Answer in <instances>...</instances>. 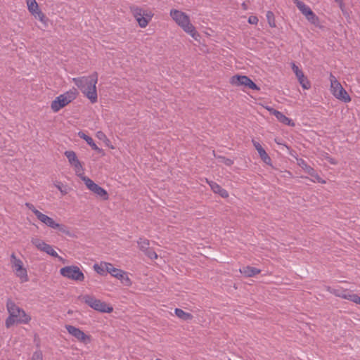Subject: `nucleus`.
<instances>
[{
    "mask_svg": "<svg viewBox=\"0 0 360 360\" xmlns=\"http://www.w3.org/2000/svg\"><path fill=\"white\" fill-rule=\"evenodd\" d=\"M292 70L295 74L300 85L304 89H309L311 84L308 79L304 76V72L294 63H292Z\"/></svg>",
    "mask_w": 360,
    "mask_h": 360,
    "instance_id": "nucleus-16",
    "label": "nucleus"
},
{
    "mask_svg": "<svg viewBox=\"0 0 360 360\" xmlns=\"http://www.w3.org/2000/svg\"><path fill=\"white\" fill-rule=\"evenodd\" d=\"M174 313L178 318L184 321H191L193 318V316L191 314L186 312L179 308L175 309Z\"/></svg>",
    "mask_w": 360,
    "mask_h": 360,
    "instance_id": "nucleus-25",
    "label": "nucleus"
},
{
    "mask_svg": "<svg viewBox=\"0 0 360 360\" xmlns=\"http://www.w3.org/2000/svg\"><path fill=\"white\" fill-rule=\"evenodd\" d=\"M329 79L330 82V91L332 94L336 98L345 103H349L351 101V98L336 77L333 74H330Z\"/></svg>",
    "mask_w": 360,
    "mask_h": 360,
    "instance_id": "nucleus-7",
    "label": "nucleus"
},
{
    "mask_svg": "<svg viewBox=\"0 0 360 360\" xmlns=\"http://www.w3.org/2000/svg\"><path fill=\"white\" fill-rule=\"evenodd\" d=\"M65 155L68 160L70 164H72L78 160L76 153L72 150H67L65 152Z\"/></svg>",
    "mask_w": 360,
    "mask_h": 360,
    "instance_id": "nucleus-31",
    "label": "nucleus"
},
{
    "mask_svg": "<svg viewBox=\"0 0 360 360\" xmlns=\"http://www.w3.org/2000/svg\"><path fill=\"white\" fill-rule=\"evenodd\" d=\"M305 18L311 24L314 25L316 27H320L319 18L313 11Z\"/></svg>",
    "mask_w": 360,
    "mask_h": 360,
    "instance_id": "nucleus-29",
    "label": "nucleus"
},
{
    "mask_svg": "<svg viewBox=\"0 0 360 360\" xmlns=\"http://www.w3.org/2000/svg\"><path fill=\"white\" fill-rule=\"evenodd\" d=\"M138 246L141 251L145 252L148 248L150 245V242L148 239L144 238H140L138 241Z\"/></svg>",
    "mask_w": 360,
    "mask_h": 360,
    "instance_id": "nucleus-27",
    "label": "nucleus"
},
{
    "mask_svg": "<svg viewBox=\"0 0 360 360\" xmlns=\"http://www.w3.org/2000/svg\"><path fill=\"white\" fill-rule=\"evenodd\" d=\"M10 262L15 275L19 278L20 282H27L29 281L27 271L24 267L22 261L18 258L15 253L11 255Z\"/></svg>",
    "mask_w": 360,
    "mask_h": 360,
    "instance_id": "nucleus-6",
    "label": "nucleus"
},
{
    "mask_svg": "<svg viewBox=\"0 0 360 360\" xmlns=\"http://www.w3.org/2000/svg\"><path fill=\"white\" fill-rule=\"evenodd\" d=\"M65 328L72 336L75 338L78 341L87 344L91 342V336L85 334L79 328L73 326L72 325H65Z\"/></svg>",
    "mask_w": 360,
    "mask_h": 360,
    "instance_id": "nucleus-14",
    "label": "nucleus"
},
{
    "mask_svg": "<svg viewBox=\"0 0 360 360\" xmlns=\"http://www.w3.org/2000/svg\"><path fill=\"white\" fill-rule=\"evenodd\" d=\"M217 159H219V162L227 165V166H231L233 164V160L229 158H226L224 156L219 155L217 157Z\"/></svg>",
    "mask_w": 360,
    "mask_h": 360,
    "instance_id": "nucleus-33",
    "label": "nucleus"
},
{
    "mask_svg": "<svg viewBox=\"0 0 360 360\" xmlns=\"http://www.w3.org/2000/svg\"><path fill=\"white\" fill-rule=\"evenodd\" d=\"M326 290L331 294H333L336 297H339V295H341V292L342 288H333L330 286H326Z\"/></svg>",
    "mask_w": 360,
    "mask_h": 360,
    "instance_id": "nucleus-34",
    "label": "nucleus"
},
{
    "mask_svg": "<svg viewBox=\"0 0 360 360\" xmlns=\"http://www.w3.org/2000/svg\"><path fill=\"white\" fill-rule=\"evenodd\" d=\"M266 109L271 115H274L280 122L290 127L295 125V122L291 119L286 117L281 112L271 107H266Z\"/></svg>",
    "mask_w": 360,
    "mask_h": 360,
    "instance_id": "nucleus-17",
    "label": "nucleus"
},
{
    "mask_svg": "<svg viewBox=\"0 0 360 360\" xmlns=\"http://www.w3.org/2000/svg\"><path fill=\"white\" fill-rule=\"evenodd\" d=\"M15 322H17L16 319L14 316L10 314V316L6 320V328H10Z\"/></svg>",
    "mask_w": 360,
    "mask_h": 360,
    "instance_id": "nucleus-38",
    "label": "nucleus"
},
{
    "mask_svg": "<svg viewBox=\"0 0 360 360\" xmlns=\"http://www.w3.org/2000/svg\"><path fill=\"white\" fill-rule=\"evenodd\" d=\"M240 272L246 277H252L259 274L261 270L252 266H246L240 269Z\"/></svg>",
    "mask_w": 360,
    "mask_h": 360,
    "instance_id": "nucleus-22",
    "label": "nucleus"
},
{
    "mask_svg": "<svg viewBox=\"0 0 360 360\" xmlns=\"http://www.w3.org/2000/svg\"><path fill=\"white\" fill-rule=\"evenodd\" d=\"M96 136L98 139L105 142L107 145H108V143H110V140L108 139L106 135L103 131H97L96 134Z\"/></svg>",
    "mask_w": 360,
    "mask_h": 360,
    "instance_id": "nucleus-37",
    "label": "nucleus"
},
{
    "mask_svg": "<svg viewBox=\"0 0 360 360\" xmlns=\"http://www.w3.org/2000/svg\"><path fill=\"white\" fill-rule=\"evenodd\" d=\"M143 253L151 259H156L158 257L156 252L150 248Z\"/></svg>",
    "mask_w": 360,
    "mask_h": 360,
    "instance_id": "nucleus-35",
    "label": "nucleus"
},
{
    "mask_svg": "<svg viewBox=\"0 0 360 360\" xmlns=\"http://www.w3.org/2000/svg\"><path fill=\"white\" fill-rule=\"evenodd\" d=\"M79 299L86 304L89 307L101 313H111L113 307L108 304L106 302L96 298L91 295H85L79 297Z\"/></svg>",
    "mask_w": 360,
    "mask_h": 360,
    "instance_id": "nucleus-5",
    "label": "nucleus"
},
{
    "mask_svg": "<svg viewBox=\"0 0 360 360\" xmlns=\"http://www.w3.org/2000/svg\"><path fill=\"white\" fill-rule=\"evenodd\" d=\"M169 15L172 20L186 33L191 35L195 40L199 41L200 35L191 23L190 17L186 13L177 9H172Z\"/></svg>",
    "mask_w": 360,
    "mask_h": 360,
    "instance_id": "nucleus-2",
    "label": "nucleus"
},
{
    "mask_svg": "<svg viewBox=\"0 0 360 360\" xmlns=\"http://www.w3.org/2000/svg\"><path fill=\"white\" fill-rule=\"evenodd\" d=\"M87 188L102 200H108L109 195L107 191L97 185L94 181H85Z\"/></svg>",
    "mask_w": 360,
    "mask_h": 360,
    "instance_id": "nucleus-15",
    "label": "nucleus"
},
{
    "mask_svg": "<svg viewBox=\"0 0 360 360\" xmlns=\"http://www.w3.org/2000/svg\"><path fill=\"white\" fill-rule=\"evenodd\" d=\"M36 217L41 222L46 224L47 226L53 229H57L58 231L67 236L71 235L70 229L67 226L56 222L53 219L41 213V212H36Z\"/></svg>",
    "mask_w": 360,
    "mask_h": 360,
    "instance_id": "nucleus-9",
    "label": "nucleus"
},
{
    "mask_svg": "<svg viewBox=\"0 0 360 360\" xmlns=\"http://www.w3.org/2000/svg\"><path fill=\"white\" fill-rule=\"evenodd\" d=\"M230 83L236 86H245L250 89L259 91L260 89L248 77L245 75H234L230 78Z\"/></svg>",
    "mask_w": 360,
    "mask_h": 360,
    "instance_id": "nucleus-11",
    "label": "nucleus"
},
{
    "mask_svg": "<svg viewBox=\"0 0 360 360\" xmlns=\"http://www.w3.org/2000/svg\"><path fill=\"white\" fill-rule=\"evenodd\" d=\"M252 144L255 146V149L257 150L261 159L266 164L271 163V158L265 151V150L262 148L261 144L255 141V139L252 140Z\"/></svg>",
    "mask_w": 360,
    "mask_h": 360,
    "instance_id": "nucleus-18",
    "label": "nucleus"
},
{
    "mask_svg": "<svg viewBox=\"0 0 360 360\" xmlns=\"http://www.w3.org/2000/svg\"><path fill=\"white\" fill-rule=\"evenodd\" d=\"M71 166L73 167L77 175L82 178V180H90L89 178L83 177L82 175L84 174L83 172V167L80 162V161L78 160L75 162L71 164Z\"/></svg>",
    "mask_w": 360,
    "mask_h": 360,
    "instance_id": "nucleus-26",
    "label": "nucleus"
},
{
    "mask_svg": "<svg viewBox=\"0 0 360 360\" xmlns=\"http://www.w3.org/2000/svg\"><path fill=\"white\" fill-rule=\"evenodd\" d=\"M41 251L46 252V254L53 257H58L60 258V259H62L60 257L58 256V253L53 250V247L49 244L46 243Z\"/></svg>",
    "mask_w": 360,
    "mask_h": 360,
    "instance_id": "nucleus-28",
    "label": "nucleus"
},
{
    "mask_svg": "<svg viewBox=\"0 0 360 360\" xmlns=\"http://www.w3.org/2000/svg\"><path fill=\"white\" fill-rule=\"evenodd\" d=\"M248 22L252 25H257L258 22V18L256 16L251 15L248 18Z\"/></svg>",
    "mask_w": 360,
    "mask_h": 360,
    "instance_id": "nucleus-41",
    "label": "nucleus"
},
{
    "mask_svg": "<svg viewBox=\"0 0 360 360\" xmlns=\"http://www.w3.org/2000/svg\"><path fill=\"white\" fill-rule=\"evenodd\" d=\"M32 360H43V355L41 351H36L33 353Z\"/></svg>",
    "mask_w": 360,
    "mask_h": 360,
    "instance_id": "nucleus-39",
    "label": "nucleus"
},
{
    "mask_svg": "<svg viewBox=\"0 0 360 360\" xmlns=\"http://www.w3.org/2000/svg\"><path fill=\"white\" fill-rule=\"evenodd\" d=\"M56 186L58 188L63 195L68 194L71 190L70 187L68 186L67 185H64L62 181H57Z\"/></svg>",
    "mask_w": 360,
    "mask_h": 360,
    "instance_id": "nucleus-32",
    "label": "nucleus"
},
{
    "mask_svg": "<svg viewBox=\"0 0 360 360\" xmlns=\"http://www.w3.org/2000/svg\"><path fill=\"white\" fill-rule=\"evenodd\" d=\"M242 7H243V9H245H245H247V6H246L245 3H243V4H242Z\"/></svg>",
    "mask_w": 360,
    "mask_h": 360,
    "instance_id": "nucleus-43",
    "label": "nucleus"
},
{
    "mask_svg": "<svg viewBox=\"0 0 360 360\" xmlns=\"http://www.w3.org/2000/svg\"><path fill=\"white\" fill-rule=\"evenodd\" d=\"M60 274L64 278L75 282H83L85 279L84 273L76 265L66 266L61 268Z\"/></svg>",
    "mask_w": 360,
    "mask_h": 360,
    "instance_id": "nucleus-8",
    "label": "nucleus"
},
{
    "mask_svg": "<svg viewBox=\"0 0 360 360\" xmlns=\"http://www.w3.org/2000/svg\"><path fill=\"white\" fill-rule=\"evenodd\" d=\"M31 243L40 251L43 250V248L46 244L44 240L37 238H32L31 239Z\"/></svg>",
    "mask_w": 360,
    "mask_h": 360,
    "instance_id": "nucleus-30",
    "label": "nucleus"
},
{
    "mask_svg": "<svg viewBox=\"0 0 360 360\" xmlns=\"http://www.w3.org/2000/svg\"><path fill=\"white\" fill-rule=\"evenodd\" d=\"M130 11L141 28L148 26L153 17V13L149 9H143L139 6L132 5L129 7Z\"/></svg>",
    "mask_w": 360,
    "mask_h": 360,
    "instance_id": "nucleus-4",
    "label": "nucleus"
},
{
    "mask_svg": "<svg viewBox=\"0 0 360 360\" xmlns=\"http://www.w3.org/2000/svg\"><path fill=\"white\" fill-rule=\"evenodd\" d=\"M335 1H340V0H334Z\"/></svg>",
    "mask_w": 360,
    "mask_h": 360,
    "instance_id": "nucleus-44",
    "label": "nucleus"
},
{
    "mask_svg": "<svg viewBox=\"0 0 360 360\" xmlns=\"http://www.w3.org/2000/svg\"><path fill=\"white\" fill-rule=\"evenodd\" d=\"M108 273H109L112 277L120 280L125 286L130 287L132 285V282L128 276L127 273L120 269L114 267L112 264L111 266H108Z\"/></svg>",
    "mask_w": 360,
    "mask_h": 360,
    "instance_id": "nucleus-12",
    "label": "nucleus"
},
{
    "mask_svg": "<svg viewBox=\"0 0 360 360\" xmlns=\"http://www.w3.org/2000/svg\"><path fill=\"white\" fill-rule=\"evenodd\" d=\"M79 95V91L75 88H72L69 91L57 96L51 104V108L54 112H58L60 109L68 105L72 101L75 100Z\"/></svg>",
    "mask_w": 360,
    "mask_h": 360,
    "instance_id": "nucleus-3",
    "label": "nucleus"
},
{
    "mask_svg": "<svg viewBox=\"0 0 360 360\" xmlns=\"http://www.w3.org/2000/svg\"><path fill=\"white\" fill-rule=\"evenodd\" d=\"M26 4L29 12L35 18L37 17L44 25H47L49 19L46 17L44 13L39 9V5L36 0H26Z\"/></svg>",
    "mask_w": 360,
    "mask_h": 360,
    "instance_id": "nucleus-13",
    "label": "nucleus"
},
{
    "mask_svg": "<svg viewBox=\"0 0 360 360\" xmlns=\"http://www.w3.org/2000/svg\"><path fill=\"white\" fill-rule=\"evenodd\" d=\"M337 2L339 4V6H340V8H341V10L343 11L344 4H343L342 1L340 0V1H337Z\"/></svg>",
    "mask_w": 360,
    "mask_h": 360,
    "instance_id": "nucleus-42",
    "label": "nucleus"
},
{
    "mask_svg": "<svg viewBox=\"0 0 360 360\" xmlns=\"http://www.w3.org/2000/svg\"><path fill=\"white\" fill-rule=\"evenodd\" d=\"M25 206L29 209L35 215H36V212H39L38 210H37L34 206L32 204V203H30V202H26L25 203Z\"/></svg>",
    "mask_w": 360,
    "mask_h": 360,
    "instance_id": "nucleus-40",
    "label": "nucleus"
},
{
    "mask_svg": "<svg viewBox=\"0 0 360 360\" xmlns=\"http://www.w3.org/2000/svg\"><path fill=\"white\" fill-rule=\"evenodd\" d=\"M214 193L219 194L221 198H226L229 197V193L222 188L216 181H207Z\"/></svg>",
    "mask_w": 360,
    "mask_h": 360,
    "instance_id": "nucleus-20",
    "label": "nucleus"
},
{
    "mask_svg": "<svg viewBox=\"0 0 360 360\" xmlns=\"http://www.w3.org/2000/svg\"><path fill=\"white\" fill-rule=\"evenodd\" d=\"M108 266H111V263L102 262L99 264H95L94 269L100 275H104L105 271L108 272Z\"/></svg>",
    "mask_w": 360,
    "mask_h": 360,
    "instance_id": "nucleus-24",
    "label": "nucleus"
},
{
    "mask_svg": "<svg viewBox=\"0 0 360 360\" xmlns=\"http://www.w3.org/2000/svg\"><path fill=\"white\" fill-rule=\"evenodd\" d=\"M78 136L86 141V143L91 147V148L94 150H96L98 153L104 154L103 150L98 148L94 143L93 139L90 137L89 136L86 135L83 131H79L78 132Z\"/></svg>",
    "mask_w": 360,
    "mask_h": 360,
    "instance_id": "nucleus-19",
    "label": "nucleus"
},
{
    "mask_svg": "<svg viewBox=\"0 0 360 360\" xmlns=\"http://www.w3.org/2000/svg\"><path fill=\"white\" fill-rule=\"evenodd\" d=\"M293 1L297 8L305 17L309 15L312 12V10L309 8V6L306 5L304 2L300 0H293Z\"/></svg>",
    "mask_w": 360,
    "mask_h": 360,
    "instance_id": "nucleus-23",
    "label": "nucleus"
},
{
    "mask_svg": "<svg viewBox=\"0 0 360 360\" xmlns=\"http://www.w3.org/2000/svg\"><path fill=\"white\" fill-rule=\"evenodd\" d=\"M6 307L9 314L15 317L17 323H28L31 320V317L12 301H8Z\"/></svg>",
    "mask_w": 360,
    "mask_h": 360,
    "instance_id": "nucleus-10",
    "label": "nucleus"
},
{
    "mask_svg": "<svg viewBox=\"0 0 360 360\" xmlns=\"http://www.w3.org/2000/svg\"><path fill=\"white\" fill-rule=\"evenodd\" d=\"M266 18L268 19L269 24L270 27H276L275 25V20H274V13L271 11H268L266 13Z\"/></svg>",
    "mask_w": 360,
    "mask_h": 360,
    "instance_id": "nucleus-36",
    "label": "nucleus"
},
{
    "mask_svg": "<svg viewBox=\"0 0 360 360\" xmlns=\"http://www.w3.org/2000/svg\"><path fill=\"white\" fill-rule=\"evenodd\" d=\"M341 292V295H339V297L350 300L360 305V297L356 294H351L347 289H342Z\"/></svg>",
    "mask_w": 360,
    "mask_h": 360,
    "instance_id": "nucleus-21",
    "label": "nucleus"
},
{
    "mask_svg": "<svg viewBox=\"0 0 360 360\" xmlns=\"http://www.w3.org/2000/svg\"><path fill=\"white\" fill-rule=\"evenodd\" d=\"M98 73L93 72L89 76L72 78L75 84L80 89L82 93L91 101L95 103L98 101L96 84L98 82Z\"/></svg>",
    "mask_w": 360,
    "mask_h": 360,
    "instance_id": "nucleus-1",
    "label": "nucleus"
}]
</instances>
